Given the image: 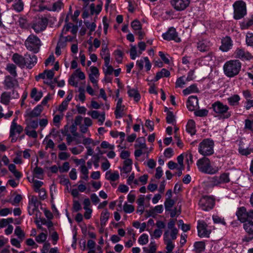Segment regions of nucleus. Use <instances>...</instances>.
<instances>
[{
    "mask_svg": "<svg viewBox=\"0 0 253 253\" xmlns=\"http://www.w3.org/2000/svg\"><path fill=\"white\" fill-rule=\"evenodd\" d=\"M194 250L197 253H200L205 249V244L203 241L196 242L194 245Z\"/></svg>",
    "mask_w": 253,
    "mask_h": 253,
    "instance_id": "obj_36",
    "label": "nucleus"
},
{
    "mask_svg": "<svg viewBox=\"0 0 253 253\" xmlns=\"http://www.w3.org/2000/svg\"><path fill=\"white\" fill-rule=\"evenodd\" d=\"M100 55L104 60V64L108 65L110 64V54L106 45L103 46V44H102V48L100 52Z\"/></svg>",
    "mask_w": 253,
    "mask_h": 253,
    "instance_id": "obj_25",
    "label": "nucleus"
},
{
    "mask_svg": "<svg viewBox=\"0 0 253 253\" xmlns=\"http://www.w3.org/2000/svg\"><path fill=\"white\" fill-rule=\"evenodd\" d=\"M170 73L168 69L163 68L159 71V79L162 78H169L170 77Z\"/></svg>",
    "mask_w": 253,
    "mask_h": 253,
    "instance_id": "obj_47",
    "label": "nucleus"
},
{
    "mask_svg": "<svg viewBox=\"0 0 253 253\" xmlns=\"http://www.w3.org/2000/svg\"><path fill=\"white\" fill-rule=\"evenodd\" d=\"M30 96L31 98H33L36 101H38L42 97V91L38 92L37 88H33L31 92Z\"/></svg>",
    "mask_w": 253,
    "mask_h": 253,
    "instance_id": "obj_37",
    "label": "nucleus"
},
{
    "mask_svg": "<svg viewBox=\"0 0 253 253\" xmlns=\"http://www.w3.org/2000/svg\"><path fill=\"white\" fill-rule=\"evenodd\" d=\"M14 234L20 239L22 240L25 237V233L20 226H17L14 231Z\"/></svg>",
    "mask_w": 253,
    "mask_h": 253,
    "instance_id": "obj_51",
    "label": "nucleus"
},
{
    "mask_svg": "<svg viewBox=\"0 0 253 253\" xmlns=\"http://www.w3.org/2000/svg\"><path fill=\"white\" fill-rule=\"evenodd\" d=\"M238 219L243 223V228L248 235L243 238V242H249L253 239V210L247 211L244 207L239 208L236 213Z\"/></svg>",
    "mask_w": 253,
    "mask_h": 253,
    "instance_id": "obj_1",
    "label": "nucleus"
},
{
    "mask_svg": "<svg viewBox=\"0 0 253 253\" xmlns=\"http://www.w3.org/2000/svg\"><path fill=\"white\" fill-rule=\"evenodd\" d=\"M167 122L169 124L173 123L174 121V116L171 111H168L166 117Z\"/></svg>",
    "mask_w": 253,
    "mask_h": 253,
    "instance_id": "obj_60",
    "label": "nucleus"
},
{
    "mask_svg": "<svg viewBox=\"0 0 253 253\" xmlns=\"http://www.w3.org/2000/svg\"><path fill=\"white\" fill-rule=\"evenodd\" d=\"M39 126V123L37 120L31 121L26 126V127H29V128L35 129Z\"/></svg>",
    "mask_w": 253,
    "mask_h": 253,
    "instance_id": "obj_63",
    "label": "nucleus"
},
{
    "mask_svg": "<svg viewBox=\"0 0 253 253\" xmlns=\"http://www.w3.org/2000/svg\"><path fill=\"white\" fill-rule=\"evenodd\" d=\"M186 130L191 135H193L196 133V126L195 122L192 120L188 121L186 126Z\"/></svg>",
    "mask_w": 253,
    "mask_h": 253,
    "instance_id": "obj_31",
    "label": "nucleus"
},
{
    "mask_svg": "<svg viewBox=\"0 0 253 253\" xmlns=\"http://www.w3.org/2000/svg\"><path fill=\"white\" fill-rule=\"evenodd\" d=\"M132 160L130 159H127L125 160L124 162L123 167L121 169L122 173H127L131 170L132 169Z\"/></svg>",
    "mask_w": 253,
    "mask_h": 253,
    "instance_id": "obj_28",
    "label": "nucleus"
},
{
    "mask_svg": "<svg viewBox=\"0 0 253 253\" xmlns=\"http://www.w3.org/2000/svg\"><path fill=\"white\" fill-rule=\"evenodd\" d=\"M149 249L146 247L143 248V250L146 253H156L157 246L154 243L151 242L149 245Z\"/></svg>",
    "mask_w": 253,
    "mask_h": 253,
    "instance_id": "obj_41",
    "label": "nucleus"
},
{
    "mask_svg": "<svg viewBox=\"0 0 253 253\" xmlns=\"http://www.w3.org/2000/svg\"><path fill=\"white\" fill-rule=\"evenodd\" d=\"M12 61L19 67L23 68L25 66V55L23 56L18 53H14L12 57Z\"/></svg>",
    "mask_w": 253,
    "mask_h": 253,
    "instance_id": "obj_17",
    "label": "nucleus"
},
{
    "mask_svg": "<svg viewBox=\"0 0 253 253\" xmlns=\"http://www.w3.org/2000/svg\"><path fill=\"white\" fill-rule=\"evenodd\" d=\"M199 170L204 173L213 174L219 171L218 167H212L210 159L206 157L199 159L197 162Z\"/></svg>",
    "mask_w": 253,
    "mask_h": 253,
    "instance_id": "obj_2",
    "label": "nucleus"
},
{
    "mask_svg": "<svg viewBox=\"0 0 253 253\" xmlns=\"http://www.w3.org/2000/svg\"><path fill=\"white\" fill-rule=\"evenodd\" d=\"M246 42L248 45L253 46V34H248L247 35Z\"/></svg>",
    "mask_w": 253,
    "mask_h": 253,
    "instance_id": "obj_64",
    "label": "nucleus"
},
{
    "mask_svg": "<svg viewBox=\"0 0 253 253\" xmlns=\"http://www.w3.org/2000/svg\"><path fill=\"white\" fill-rule=\"evenodd\" d=\"M29 204H31L34 206V209L33 210V211L32 213L29 211V214L32 215L33 214L34 211L36 210L38 207L39 201L37 197L32 196L29 200Z\"/></svg>",
    "mask_w": 253,
    "mask_h": 253,
    "instance_id": "obj_42",
    "label": "nucleus"
},
{
    "mask_svg": "<svg viewBox=\"0 0 253 253\" xmlns=\"http://www.w3.org/2000/svg\"><path fill=\"white\" fill-rule=\"evenodd\" d=\"M47 239V234L44 233H41L36 237V241L38 243H42L44 242Z\"/></svg>",
    "mask_w": 253,
    "mask_h": 253,
    "instance_id": "obj_48",
    "label": "nucleus"
},
{
    "mask_svg": "<svg viewBox=\"0 0 253 253\" xmlns=\"http://www.w3.org/2000/svg\"><path fill=\"white\" fill-rule=\"evenodd\" d=\"M127 87L128 88L127 93L129 97L133 98L136 102H138L140 99V94L138 90L134 88H130L129 86H127Z\"/></svg>",
    "mask_w": 253,
    "mask_h": 253,
    "instance_id": "obj_29",
    "label": "nucleus"
},
{
    "mask_svg": "<svg viewBox=\"0 0 253 253\" xmlns=\"http://www.w3.org/2000/svg\"><path fill=\"white\" fill-rule=\"evenodd\" d=\"M185 77L182 76L177 79L175 82V87L176 88H183L184 85L186 84V80H185Z\"/></svg>",
    "mask_w": 253,
    "mask_h": 253,
    "instance_id": "obj_43",
    "label": "nucleus"
},
{
    "mask_svg": "<svg viewBox=\"0 0 253 253\" xmlns=\"http://www.w3.org/2000/svg\"><path fill=\"white\" fill-rule=\"evenodd\" d=\"M164 241L166 245V249L167 252L166 253H172V250L174 248L171 239L169 238V230H167L164 234Z\"/></svg>",
    "mask_w": 253,
    "mask_h": 253,
    "instance_id": "obj_15",
    "label": "nucleus"
},
{
    "mask_svg": "<svg viewBox=\"0 0 253 253\" xmlns=\"http://www.w3.org/2000/svg\"><path fill=\"white\" fill-rule=\"evenodd\" d=\"M48 19L46 17H39L34 19L31 23V27L36 34L43 32L46 29Z\"/></svg>",
    "mask_w": 253,
    "mask_h": 253,
    "instance_id": "obj_7",
    "label": "nucleus"
},
{
    "mask_svg": "<svg viewBox=\"0 0 253 253\" xmlns=\"http://www.w3.org/2000/svg\"><path fill=\"white\" fill-rule=\"evenodd\" d=\"M222 44L220 46V49L226 52L229 50L232 46V42L229 37H226L221 41Z\"/></svg>",
    "mask_w": 253,
    "mask_h": 253,
    "instance_id": "obj_21",
    "label": "nucleus"
},
{
    "mask_svg": "<svg viewBox=\"0 0 253 253\" xmlns=\"http://www.w3.org/2000/svg\"><path fill=\"white\" fill-rule=\"evenodd\" d=\"M138 242L140 245H143L148 242V236L146 234H143L138 239Z\"/></svg>",
    "mask_w": 253,
    "mask_h": 253,
    "instance_id": "obj_55",
    "label": "nucleus"
},
{
    "mask_svg": "<svg viewBox=\"0 0 253 253\" xmlns=\"http://www.w3.org/2000/svg\"><path fill=\"white\" fill-rule=\"evenodd\" d=\"M114 54L116 61L119 63H121L123 56L122 51L121 50L117 49L115 51Z\"/></svg>",
    "mask_w": 253,
    "mask_h": 253,
    "instance_id": "obj_49",
    "label": "nucleus"
},
{
    "mask_svg": "<svg viewBox=\"0 0 253 253\" xmlns=\"http://www.w3.org/2000/svg\"><path fill=\"white\" fill-rule=\"evenodd\" d=\"M219 178V181L221 183H228L230 181L229 174L227 173H223L221 174Z\"/></svg>",
    "mask_w": 253,
    "mask_h": 253,
    "instance_id": "obj_53",
    "label": "nucleus"
},
{
    "mask_svg": "<svg viewBox=\"0 0 253 253\" xmlns=\"http://www.w3.org/2000/svg\"><path fill=\"white\" fill-rule=\"evenodd\" d=\"M134 147L136 149L134 152V156L136 158L139 157L142 154L148 152L144 137H139L136 139Z\"/></svg>",
    "mask_w": 253,
    "mask_h": 253,
    "instance_id": "obj_8",
    "label": "nucleus"
},
{
    "mask_svg": "<svg viewBox=\"0 0 253 253\" xmlns=\"http://www.w3.org/2000/svg\"><path fill=\"white\" fill-rule=\"evenodd\" d=\"M159 56H160L161 59L163 60L164 63L167 64H169V56L168 54H165L163 52L159 51Z\"/></svg>",
    "mask_w": 253,
    "mask_h": 253,
    "instance_id": "obj_56",
    "label": "nucleus"
},
{
    "mask_svg": "<svg viewBox=\"0 0 253 253\" xmlns=\"http://www.w3.org/2000/svg\"><path fill=\"white\" fill-rule=\"evenodd\" d=\"M68 38L67 37H61L57 43V46L61 48H63L66 46V42L68 41Z\"/></svg>",
    "mask_w": 253,
    "mask_h": 253,
    "instance_id": "obj_46",
    "label": "nucleus"
},
{
    "mask_svg": "<svg viewBox=\"0 0 253 253\" xmlns=\"http://www.w3.org/2000/svg\"><path fill=\"white\" fill-rule=\"evenodd\" d=\"M24 44L28 50L37 53L40 50L42 42L37 36L31 34L25 41Z\"/></svg>",
    "mask_w": 253,
    "mask_h": 253,
    "instance_id": "obj_4",
    "label": "nucleus"
},
{
    "mask_svg": "<svg viewBox=\"0 0 253 253\" xmlns=\"http://www.w3.org/2000/svg\"><path fill=\"white\" fill-rule=\"evenodd\" d=\"M42 110V105H38L32 111L28 113V116L30 118L37 117L40 115Z\"/></svg>",
    "mask_w": 253,
    "mask_h": 253,
    "instance_id": "obj_30",
    "label": "nucleus"
},
{
    "mask_svg": "<svg viewBox=\"0 0 253 253\" xmlns=\"http://www.w3.org/2000/svg\"><path fill=\"white\" fill-rule=\"evenodd\" d=\"M23 130V127L17 124L11 125L10 129V137H14L16 133L18 134L21 133Z\"/></svg>",
    "mask_w": 253,
    "mask_h": 253,
    "instance_id": "obj_26",
    "label": "nucleus"
},
{
    "mask_svg": "<svg viewBox=\"0 0 253 253\" xmlns=\"http://www.w3.org/2000/svg\"><path fill=\"white\" fill-rule=\"evenodd\" d=\"M76 74L73 73L68 80L69 84L74 87H77L78 85V82L76 81Z\"/></svg>",
    "mask_w": 253,
    "mask_h": 253,
    "instance_id": "obj_52",
    "label": "nucleus"
},
{
    "mask_svg": "<svg viewBox=\"0 0 253 253\" xmlns=\"http://www.w3.org/2000/svg\"><path fill=\"white\" fill-rule=\"evenodd\" d=\"M120 176L117 171L111 172L110 171H107L105 174V178L106 179L110 181H115L119 179Z\"/></svg>",
    "mask_w": 253,
    "mask_h": 253,
    "instance_id": "obj_32",
    "label": "nucleus"
},
{
    "mask_svg": "<svg viewBox=\"0 0 253 253\" xmlns=\"http://www.w3.org/2000/svg\"><path fill=\"white\" fill-rule=\"evenodd\" d=\"M241 68V63L238 60H230L223 66L225 74L228 77H233L238 74Z\"/></svg>",
    "mask_w": 253,
    "mask_h": 253,
    "instance_id": "obj_3",
    "label": "nucleus"
},
{
    "mask_svg": "<svg viewBox=\"0 0 253 253\" xmlns=\"http://www.w3.org/2000/svg\"><path fill=\"white\" fill-rule=\"evenodd\" d=\"M38 160H37L36 163L35 165L36 167L34 169L33 173L34 174L36 175V177L38 178H41L40 175H42L43 173V170L42 168L38 167Z\"/></svg>",
    "mask_w": 253,
    "mask_h": 253,
    "instance_id": "obj_44",
    "label": "nucleus"
},
{
    "mask_svg": "<svg viewBox=\"0 0 253 253\" xmlns=\"http://www.w3.org/2000/svg\"><path fill=\"white\" fill-rule=\"evenodd\" d=\"M99 76V73L97 67L94 66L90 67V73L89 75V78L94 86H97V80L96 79L98 78Z\"/></svg>",
    "mask_w": 253,
    "mask_h": 253,
    "instance_id": "obj_20",
    "label": "nucleus"
},
{
    "mask_svg": "<svg viewBox=\"0 0 253 253\" xmlns=\"http://www.w3.org/2000/svg\"><path fill=\"white\" fill-rule=\"evenodd\" d=\"M211 43L210 42L203 40L197 43V48L201 52H208L210 51Z\"/></svg>",
    "mask_w": 253,
    "mask_h": 253,
    "instance_id": "obj_23",
    "label": "nucleus"
},
{
    "mask_svg": "<svg viewBox=\"0 0 253 253\" xmlns=\"http://www.w3.org/2000/svg\"><path fill=\"white\" fill-rule=\"evenodd\" d=\"M131 26L132 29L135 31L141 30L142 28L140 22L137 20L133 21L131 23Z\"/></svg>",
    "mask_w": 253,
    "mask_h": 253,
    "instance_id": "obj_54",
    "label": "nucleus"
},
{
    "mask_svg": "<svg viewBox=\"0 0 253 253\" xmlns=\"http://www.w3.org/2000/svg\"><path fill=\"white\" fill-rule=\"evenodd\" d=\"M236 57L243 60H249L253 58L252 55L248 51L241 48H237L235 52Z\"/></svg>",
    "mask_w": 253,
    "mask_h": 253,
    "instance_id": "obj_18",
    "label": "nucleus"
},
{
    "mask_svg": "<svg viewBox=\"0 0 253 253\" xmlns=\"http://www.w3.org/2000/svg\"><path fill=\"white\" fill-rule=\"evenodd\" d=\"M25 66L29 69L32 68L37 62V57L35 55L25 54Z\"/></svg>",
    "mask_w": 253,
    "mask_h": 253,
    "instance_id": "obj_16",
    "label": "nucleus"
},
{
    "mask_svg": "<svg viewBox=\"0 0 253 253\" xmlns=\"http://www.w3.org/2000/svg\"><path fill=\"white\" fill-rule=\"evenodd\" d=\"M174 203V201L171 199H166L165 202L166 211H170V209L173 207Z\"/></svg>",
    "mask_w": 253,
    "mask_h": 253,
    "instance_id": "obj_45",
    "label": "nucleus"
},
{
    "mask_svg": "<svg viewBox=\"0 0 253 253\" xmlns=\"http://www.w3.org/2000/svg\"><path fill=\"white\" fill-rule=\"evenodd\" d=\"M199 89L195 84H192L183 90L184 95H188L193 92H198Z\"/></svg>",
    "mask_w": 253,
    "mask_h": 253,
    "instance_id": "obj_39",
    "label": "nucleus"
},
{
    "mask_svg": "<svg viewBox=\"0 0 253 253\" xmlns=\"http://www.w3.org/2000/svg\"><path fill=\"white\" fill-rule=\"evenodd\" d=\"M16 77L7 75L5 77L3 84L5 89H14L19 86V83Z\"/></svg>",
    "mask_w": 253,
    "mask_h": 253,
    "instance_id": "obj_12",
    "label": "nucleus"
},
{
    "mask_svg": "<svg viewBox=\"0 0 253 253\" xmlns=\"http://www.w3.org/2000/svg\"><path fill=\"white\" fill-rule=\"evenodd\" d=\"M6 70L11 75V77H17V73L15 65L11 63L8 64L6 66Z\"/></svg>",
    "mask_w": 253,
    "mask_h": 253,
    "instance_id": "obj_35",
    "label": "nucleus"
},
{
    "mask_svg": "<svg viewBox=\"0 0 253 253\" xmlns=\"http://www.w3.org/2000/svg\"><path fill=\"white\" fill-rule=\"evenodd\" d=\"M109 217V212L105 210L102 212L100 216V224L102 227H104L106 222L107 221Z\"/></svg>",
    "mask_w": 253,
    "mask_h": 253,
    "instance_id": "obj_38",
    "label": "nucleus"
},
{
    "mask_svg": "<svg viewBox=\"0 0 253 253\" xmlns=\"http://www.w3.org/2000/svg\"><path fill=\"white\" fill-rule=\"evenodd\" d=\"M214 202L212 198L210 196H203L199 202V205L204 211H209L213 208Z\"/></svg>",
    "mask_w": 253,
    "mask_h": 253,
    "instance_id": "obj_10",
    "label": "nucleus"
},
{
    "mask_svg": "<svg viewBox=\"0 0 253 253\" xmlns=\"http://www.w3.org/2000/svg\"><path fill=\"white\" fill-rule=\"evenodd\" d=\"M211 107L213 111L223 119H228L231 116L230 112L229 111V107L219 101L213 103Z\"/></svg>",
    "mask_w": 253,
    "mask_h": 253,
    "instance_id": "obj_5",
    "label": "nucleus"
},
{
    "mask_svg": "<svg viewBox=\"0 0 253 253\" xmlns=\"http://www.w3.org/2000/svg\"><path fill=\"white\" fill-rule=\"evenodd\" d=\"M234 18L240 19L246 14V3L243 1H237L234 5Z\"/></svg>",
    "mask_w": 253,
    "mask_h": 253,
    "instance_id": "obj_9",
    "label": "nucleus"
},
{
    "mask_svg": "<svg viewBox=\"0 0 253 253\" xmlns=\"http://www.w3.org/2000/svg\"><path fill=\"white\" fill-rule=\"evenodd\" d=\"M77 161H82V165L80 167V171L82 174H88V170L85 165V161L84 159L77 160Z\"/></svg>",
    "mask_w": 253,
    "mask_h": 253,
    "instance_id": "obj_50",
    "label": "nucleus"
},
{
    "mask_svg": "<svg viewBox=\"0 0 253 253\" xmlns=\"http://www.w3.org/2000/svg\"><path fill=\"white\" fill-rule=\"evenodd\" d=\"M33 182L34 183V186L35 187V190L36 192H38L40 190V187L42 185L43 182L42 181L33 179Z\"/></svg>",
    "mask_w": 253,
    "mask_h": 253,
    "instance_id": "obj_61",
    "label": "nucleus"
},
{
    "mask_svg": "<svg viewBox=\"0 0 253 253\" xmlns=\"http://www.w3.org/2000/svg\"><path fill=\"white\" fill-rule=\"evenodd\" d=\"M11 94L10 92H3L0 96V102L5 105H8L10 102Z\"/></svg>",
    "mask_w": 253,
    "mask_h": 253,
    "instance_id": "obj_34",
    "label": "nucleus"
},
{
    "mask_svg": "<svg viewBox=\"0 0 253 253\" xmlns=\"http://www.w3.org/2000/svg\"><path fill=\"white\" fill-rule=\"evenodd\" d=\"M198 235L200 237H209L211 231L207 229V224L204 221H199L197 225Z\"/></svg>",
    "mask_w": 253,
    "mask_h": 253,
    "instance_id": "obj_13",
    "label": "nucleus"
},
{
    "mask_svg": "<svg viewBox=\"0 0 253 253\" xmlns=\"http://www.w3.org/2000/svg\"><path fill=\"white\" fill-rule=\"evenodd\" d=\"M240 96L237 94H234L227 98V101L231 106H237L239 104Z\"/></svg>",
    "mask_w": 253,
    "mask_h": 253,
    "instance_id": "obj_33",
    "label": "nucleus"
},
{
    "mask_svg": "<svg viewBox=\"0 0 253 253\" xmlns=\"http://www.w3.org/2000/svg\"><path fill=\"white\" fill-rule=\"evenodd\" d=\"M122 102L123 99L122 98L118 99L115 111V115L117 119H119L123 117L122 112L124 110L125 106L122 105Z\"/></svg>",
    "mask_w": 253,
    "mask_h": 253,
    "instance_id": "obj_24",
    "label": "nucleus"
},
{
    "mask_svg": "<svg viewBox=\"0 0 253 253\" xmlns=\"http://www.w3.org/2000/svg\"><path fill=\"white\" fill-rule=\"evenodd\" d=\"M123 209L126 213H131L134 211V208L133 206L126 203L124 204Z\"/></svg>",
    "mask_w": 253,
    "mask_h": 253,
    "instance_id": "obj_59",
    "label": "nucleus"
},
{
    "mask_svg": "<svg viewBox=\"0 0 253 253\" xmlns=\"http://www.w3.org/2000/svg\"><path fill=\"white\" fill-rule=\"evenodd\" d=\"M208 111L207 109H201L194 112V114L198 117H203L207 116Z\"/></svg>",
    "mask_w": 253,
    "mask_h": 253,
    "instance_id": "obj_57",
    "label": "nucleus"
},
{
    "mask_svg": "<svg viewBox=\"0 0 253 253\" xmlns=\"http://www.w3.org/2000/svg\"><path fill=\"white\" fill-rule=\"evenodd\" d=\"M25 132L26 134L30 137L36 138L38 137V134L35 129L30 128L29 127H25Z\"/></svg>",
    "mask_w": 253,
    "mask_h": 253,
    "instance_id": "obj_40",
    "label": "nucleus"
},
{
    "mask_svg": "<svg viewBox=\"0 0 253 253\" xmlns=\"http://www.w3.org/2000/svg\"><path fill=\"white\" fill-rule=\"evenodd\" d=\"M162 37L164 40L169 41L173 40L176 42H181V39L178 37L176 29L173 27L169 28L165 33L162 35Z\"/></svg>",
    "mask_w": 253,
    "mask_h": 253,
    "instance_id": "obj_11",
    "label": "nucleus"
},
{
    "mask_svg": "<svg viewBox=\"0 0 253 253\" xmlns=\"http://www.w3.org/2000/svg\"><path fill=\"white\" fill-rule=\"evenodd\" d=\"M190 3V0H171V4L177 11H182L186 8Z\"/></svg>",
    "mask_w": 253,
    "mask_h": 253,
    "instance_id": "obj_14",
    "label": "nucleus"
},
{
    "mask_svg": "<svg viewBox=\"0 0 253 253\" xmlns=\"http://www.w3.org/2000/svg\"><path fill=\"white\" fill-rule=\"evenodd\" d=\"M84 24L86 27L89 30L90 32H93L96 28V24L95 23L92 22L90 23L88 21H84Z\"/></svg>",
    "mask_w": 253,
    "mask_h": 253,
    "instance_id": "obj_62",
    "label": "nucleus"
},
{
    "mask_svg": "<svg viewBox=\"0 0 253 253\" xmlns=\"http://www.w3.org/2000/svg\"><path fill=\"white\" fill-rule=\"evenodd\" d=\"M24 2L22 0H15L11 5V8L17 12H20L24 9Z\"/></svg>",
    "mask_w": 253,
    "mask_h": 253,
    "instance_id": "obj_27",
    "label": "nucleus"
},
{
    "mask_svg": "<svg viewBox=\"0 0 253 253\" xmlns=\"http://www.w3.org/2000/svg\"><path fill=\"white\" fill-rule=\"evenodd\" d=\"M145 63V67L147 71H149L151 67V63L147 57H145L137 60L136 62V66L139 68L140 70H141L144 66Z\"/></svg>",
    "mask_w": 253,
    "mask_h": 253,
    "instance_id": "obj_22",
    "label": "nucleus"
},
{
    "mask_svg": "<svg viewBox=\"0 0 253 253\" xmlns=\"http://www.w3.org/2000/svg\"><path fill=\"white\" fill-rule=\"evenodd\" d=\"M198 106V99L196 96L189 97L187 102V107L189 111H192Z\"/></svg>",
    "mask_w": 253,
    "mask_h": 253,
    "instance_id": "obj_19",
    "label": "nucleus"
},
{
    "mask_svg": "<svg viewBox=\"0 0 253 253\" xmlns=\"http://www.w3.org/2000/svg\"><path fill=\"white\" fill-rule=\"evenodd\" d=\"M213 147L214 142L213 140L205 139L199 144V153L205 157L211 155L214 153Z\"/></svg>",
    "mask_w": 253,
    "mask_h": 253,
    "instance_id": "obj_6",
    "label": "nucleus"
},
{
    "mask_svg": "<svg viewBox=\"0 0 253 253\" xmlns=\"http://www.w3.org/2000/svg\"><path fill=\"white\" fill-rule=\"evenodd\" d=\"M105 66L106 67V69L104 68L103 71H104V73L105 75V76L110 75L112 74V73L114 71V69H113V67L112 66L110 65L109 64H108V65L105 64Z\"/></svg>",
    "mask_w": 253,
    "mask_h": 253,
    "instance_id": "obj_58",
    "label": "nucleus"
}]
</instances>
